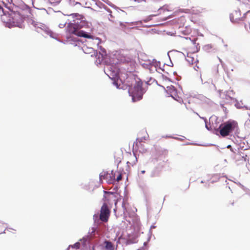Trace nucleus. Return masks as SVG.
I'll return each mask as SVG.
<instances>
[{
    "label": "nucleus",
    "instance_id": "23",
    "mask_svg": "<svg viewBox=\"0 0 250 250\" xmlns=\"http://www.w3.org/2000/svg\"><path fill=\"white\" fill-rule=\"evenodd\" d=\"M134 1H137L138 2H142V1H145V0H134Z\"/></svg>",
    "mask_w": 250,
    "mask_h": 250
},
{
    "label": "nucleus",
    "instance_id": "7",
    "mask_svg": "<svg viewBox=\"0 0 250 250\" xmlns=\"http://www.w3.org/2000/svg\"><path fill=\"white\" fill-rule=\"evenodd\" d=\"M106 57L105 53L104 54L101 53V52L97 53L96 55V61L95 62L97 64H101L103 61L105 59Z\"/></svg>",
    "mask_w": 250,
    "mask_h": 250
},
{
    "label": "nucleus",
    "instance_id": "3",
    "mask_svg": "<svg viewBox=\"0 0 250 250\" xmlns=\"http://www.w3.org/2000/svg\"><path fill=\"white\" fill-rule=\"evenodd\" d=\"M142 85L143 83L141 81H135L133 86L129 88L128 92L129 95L132 97L133 102H136L142 99Z\"/></svg>",
    "mask_w": 250,
    "mask_h": 250
},
{
    "label": "nucleus",
    "instance_id": "18",
    "mask_svg": "<svg viewBox=\"0 0 250 250\" xmlns=\"http://www.w3.org/2000/svg\"><path fill=\"white\" fill-rule=\"evenodd\" d=\"M134 160L132 162V163H130L129 162H127V164H130L132 166H133V165H135L136 164V163L137 162V158L136 157V155L135 154H134Z\"/></svg>",
    "mask_w": 250,
    "mask_h": 250
},
{
    "label": "nucleus",
    "instance_id": "17",
    "mask_svg": "<svg viewBox=\"0 0 250 250\" xmlns=\"http://www.w3.org/2000/svg\"><path fill=\"white\" fill-rule=\"evenodd\" d=\"M157 16V14L151 15L149 16L148 17H147V18H146V19L144 20V21L145 22L151 20L152 18L153 17H155V16Z\"/></svg>",
    "mask_w": 250,
    "mask_h": 250
},
{
    "label": "nucleus",
    "instance_id": "21",
    "mask_svg": "<svg viewBox=\"0 0 250 250\" xmlns=\"http://www.w3.org/2000/svg\"><path fill=\"white\" fill-rule=\"evenodd\" d=\"M122 176L121 174H120L117 177L116 181L119 182L122 179Z\"/></svg>",
    "mask_w": 250,
    "mask_h": 250
},
{
    "label": "nucleus",
    "instance_id": "24",
    "mask_svg": "<svg viewBox=\"0 0 250 250\" xmlns=\"http://www.w3.org/2000/svg\"><path fill=\"white\" fill-rule=\"evenodd\" d=\"M189 43H190V44L191 45H193V44L191 42V41H190V42H189Z\"/></svg>",
    "mask_w": 250,
    "mask_h": 250
},
{
    "label": "nucleus",
    "instance_id": "20",
    "mask_svg": "<svg viewBox=\"0 0 250 250\" xmlns=\"http://www.w3.org/2000/svg\"><path fill=\"white\" fill-rule=\"evenodd\" d=\"M235 158L237 160V161H242V158H241V156H240L239 155V154H237L236 156H235Z\"/></svg>",
    "mask_w": 250,
    "mask_h": 250
},
{
    "label": "nucleus",
    "instance_id": "26",
    "mask_svg": "<svg viewBox=\"0 0 250 250\" xmlns=\"http://www.w3.org/2000/svg\"><path fill=\"white\" fill-rule=\"evenodd\" d=\"M3 10V8L1 7V6L0 5V10Z\"/></svg>",
    "mask_w": 250,
    "mask_h": 250
},
{
    "label": "nucleus",
    "instance_id": "19",
    "mask_svg": "<svg viewBox=\"0 0 250 250\" xmlns=\"http://www.w3.org/2000/svg\"><path fill=\"white\" fill-rule=\"evenodd\" d=\"M61 0H48L49 2L51 4L58 3Z\"/></svg>",
    "mask_w": 250,
    "mask_h": 250
},
{
    "label": "nucleus",
    "instance_id": "5",
    "mask_svg": "<svg viewBox=\"0 0 250 250\" xmlns=\"http://www.w3.org/2000/svg\"><path fill=\"white\" fill-rule=\"evenodd\" d=\"M208 13V11L204 8L197 7L195 9L193 10V13L191 16V21L194 23L198 22L200 19H198L197 17H204L207 15Z\"/></svg>",
    "mask_w": 250,
    "mask_h": 250
},
{
    "label": "nucleus",
    "instance_id": "15",
    "mask_svg": "<svg viewBox=\"0 0 250 250\" xmlns=\"http://www.w3.org/2000/svg\"><path fill=\"white\" fill-rule=\"evenodd\" d=\"M81 244L79 242H77L74 245H70L69 247H71L72 248L75 249L76 250L79 249L80 247Z\"/></svg>",
    "mask_w": 250,
    "mask_h": 250
},
{
    "label": "nucleus",
    "instance_id": "13",
    "mask_svg": "<svg viewBox=\"0 0 250 250\" xmlns=\"http://www.w3.org/2000/svg\"><path fill=\"white\" fill-rule=\"evenodd\" d=\"M106 11L107 12L108 14L107 15L109 17H108L109 20L110 21H114V17L112 14V11L109 9H106Z\"/></svg>",
    "mask_w": 250,
    "mask_h": 250
},
{
    "label": "nucleus",
    "instance_id": "27",
    "mask_svg": "<svg viewBox=\"0 0 250 250\" xmlns=\"http://www.w3.org/2000/svg\"><path fill=\"white\" fill-rule=\"evenodd\" d=\"M228 148L231 147V146L230 145H229V146H228Z\"/></svg>",
    "mask_w": 250,
    "mask_h": 250
},
{
    "label": "nucleus",
    "instance_id": "12",
    "mask_svg": "<svg viewBox=\"0 0 250 250\" xmlns=\"http://www.w3.org/2000/svg\"><path fill=\"white\" fill-rule=\"evenodd\" d=\"M110 66L109 65L107 66V75L109 76L110 78H111V76L114 77L116 75V73L114 71H111L110 70Z\"/></svg>",
    "mask_w": 250,
    "mask_h": 250
},
{
    "label": "nucleus",
    "instance_id": "9",
    "mask_svg": "<svg viewBox=\"0 0 250 250\" xmlns=\"http://www.w3.org/2000/svg\"><path fill=\"white\" fill-rule=\"evenodd\" d=\"M193 56H195L193 54H191L190 53H188L186 60L189 62V63L191 64H194L196 62L197 59L195 58Z\"/></svg>",
    "mask_w": 250,
    "mask_h": 250
},
{
    "label": "nucleus",
    "instance_id": "16",
    "mask_svg": "<svg viewBox=\"0 0 250 250\" xmlns=\"http://www.w3.org/2000/svg\"><path fill=\"white\" fill-rule=\"evenodd\" d=\"M239 155L240 156H241V158H242V161H244V162H246V161H248L249 160H248V157L247 155H241V153H239Z\"/></svg>",
    "mask_w": 250,
    "mask_h": 250
},
{
    "label": "nucleus",
    "instance_id": "6",
    "mask_svg": "<svg viewBox=\"0 0 250 250\" xmlns=\"http://www.w3.org/2000/svg\"><path fill=\"white\" fill-rule=\"evenodd\" d=\"M104 195L103 198V200L104 201V203L106 205V206H108V205L110 204L111 201L113 200L115 202V205L117 204V200L116 199V196L115 195L110 192H107V191H104Z\"/></svg>",
    "mask_w": 250,
    "mask_h": 250
},
{
    "label": "nucleus",
    "instance_id": "10",
    "mask_svg": "<svg viewBox=\"0 0 250 250\" xmlns=\"http://www.w3.org/2000/svg\"><path fill=\"white\" fill-rule=\"evenodd\" d=\"M123 159V152L121 151L115 152L114 159L117 163H120Z\"/></svg>",
    "mask_w": 250,
    "mask_h": 250
},
{
    "label": "nucleus",
    "instance_id": "2",
    "mask_svg": "<svg viewBox=\"0 0 250 250\" xmlns=\"http://www.w3.org/2000/svg\"><path fill=\"white\" fill-rule=\"evenodd\" d=\"M219 128L220 135L222 137H226L230 133L237 130L238 129V124L235 121L229 120L221 124Z\"/></svg>",
    "mask_w": 250,
    "mask_h": 250
},
{
    "label": "nucleus",
    "instance_id": "28",
    "mask_svg": "<svg viewBox=\"0 0 250 250\" xmlns=\"http://www.w3.org/2000/svg\"><path fill=\"white\" fill-rule=\"evenodd\" d=\"M92 250H95L94 247L92 248Z\"/></svg>",
    "mask_w": 250,
    "mask_h": 250
},
{
    "label": "nucleus",
    "instance_id": "11",
    "mask_svg": "<svg viewBox=\"0 0 250 250\" xmlns=\"http://www.w3.org/2000/svg\"><path fill=\"white\" fill-rule=\"evenodd\" d=\"M104 243L105 244V249L106 250H114V245L111 242L105 240Z\"/></svg>",
    "mask_w": 250,
    "mask_h": 250
},
{
    "label": "nucleus",
    "instance_id": "25",
    "mask_svg": "<svg viewBox=\"0 0 250 250\" xmlns=\"http://www.w3.org/2000/svg\"><path fill=\"white\" fill-rule=\"evenodd\" d=\"M122 206L123 208L125 207V203L124 202L123 203Z\"/></svg>",
    "mask_w": 250,
    "mask_h": 250
},
{
    "label": "nucleus",
    "instance_id": "1",
    "mask_svg": "<svg viewBox=\"0 0 250 250\" xmlns=\"http://www.w3.org/2000/svg\"><path fill=\"white\" fill-rule=\"evenodd\" d=\"M82 26H83L80 24L78 22L74 23H69L66 27V31L70 34H73L80 37L93 39V36L81 30Z\"/></svg>",
    "mask_w": 250,
    "mask_h": 250
},
{
    "label": "nucleus",
    "instance_id": "4",
    "mask_svg": "<svg viewBox=\"0 0 250 250\" xmlns=\"http://www.w3.org/2000/svg\"><path fill=\"white\" fill-rule=\"evenodd\" d=\"M110 208L108 206H106L105 204H103L101 208L99 216L98 214H94L93 215L94 222H98L99 220L104 223L107 222L110 215Z\"/></svg>",
    "mask_w": 250,
    "mask_h": 250
},
{
    "label": "nucleus",
    "instance_id": "22",
    "mask_svg": "<svg viewBox=\"0 0 250 250\" xmlns=\"http://www.w3.org/2000/svg\"><path fill=\"white\" fill-rule=\"evenodd\" d=\"M234 204V201L233 200V201H230L228 205V206H233Z\"/></svg>",
    "mask_w": 250,
    "mask_h": 250
},
{
    "label": "nucleus",
    "instance_id": "8",
    "mask_svg": "<svg viewBox=\"0 0 250 250\" xmlns=\"http://www.w3.org/2000/svg\"><path fill=\"white\" fill-rule=\"evenodd\" d=\"M10 19H9V22L15 23L18 21L20 18V15L18 13L12 12L9 14Z\"/></svg>",
    "mask_w": 250,
    "mask_h": 250
},
{
    "label": "nucleus",
    "instance_id": "14",
    "mask_svg": "<svg viewBox=\"0 0 250 250\" xmlns=\"http://www.w3.org/2000/svg\"><path fill=\"white\" fill-rule=\"evenodd\" d=\"M108 175H109V174L106 172L103 171V172H101L100 174V179L102 180V179H107Z\"/></svg>",
    "mask_w": 250,
    "mask_h": 250
}]
</instances>
